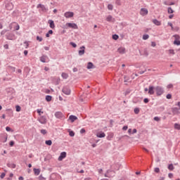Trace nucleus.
<instances>
[{"label": "nucleus", "instance_id": "1", "mask_svg": "<svg viewBox=\"0 0 180 180\" xmlns=\"http://www.w3.org/2000/svg\"><path fill=\"white\" fill-rule=\"evenodd\" d=\"M155 91L157 96H161V95L164 94V88L160 86H157L156 87H155Z\"/></svg>", "mask_w": 180, "mask_h": 180}, {"label": "nucleus", "instance_id": "2", "mask_svg": "<svg viewBox=\"0 0 180 180\" xmlns=\"http://www.w3.org/2000/svg\"><path fill=\"white\" fill-rule=\"evenodd\" d=\"M55 117H56V119H60V120H65V116L64 115V114H63V112L60 111L55 112Z\"/></svg>", "mask_w": 180, "mask_h": 180}, {"label": "nucleus", "instance_id": "3", "mask_svg": "<svg viewBox=\"0 0 180 180\" xmlns=\"http://www.w3.org/2000/svg\"><path fill=\"white\" fill-rule=\"evenodd\" d=\"M62 92L65 94V95H70L71 94V89L68 86H65L63 88Z\"/></svg>", "mask_w": 180, "mask_h": 180}, {"label": "nucleus", "instance_id": "4", "mask_svg": "<svg viewBox=\"0 0 180 180\" xmlns=\"http://www.w3.org/2000/svg\"><path fill=\"white\" fill-rule=\"evenodd\" d=\"M38 120L41 124H46L47 123V117L44 115L39 117Z\"/></svg>", "mask_w": 180, "mask_h": 180}, {"label": "nucleus", "instance_id": "5", "mask_svg": "<svg viewBox=\"0 0 180 180\" xmlns=\"http://www.w3.org/2000/svg\"><path fill=\"white\" fill-rule=\"evenodd\" d=\"M6 39H7V40H15V34L12 32L7 33L6 34Z\"/></svg>", "mask_w": 180, "mask_h": 180}, {"label": "nucleus", "instance_id": "6", "mask_svg": "<svg viewBox=\"0 0 180 180\" xmlns=\"http://www.w3.org/2000/svg\"><path fill=\"white\" fill-rule=\"evenodd\" d=\"M173 37H174V41L173 44H175L176 46H180L179 35H174Z\"/></svg>", "mask_w": 180, "mask_h": 180}, {"label": "nucleus", "instance_id": "7", "mask_svg": "<svg viewBox=\"0 0 180 180\" xmlns=\"http://www.w3.org/2000/svg\"><path fill=\"white\" fill-rule=\"evenodd\" d=\"M140 15H141V16H146L148 15V10L146 8H141Z\"/></svg>", "mask_w": 180, "mask_h": 180}, {"label": "nucleus", "instance_id": "8", "mask_svg": "<svg viewBox=\"0 0 180 180\" xmlns=\"http://www.w3.org/2000/svg\"><path fill=\"white\" fill-rule=\"evenodd\" d=\"M155 87H154V86H149L148 88V95H154V94L155 93Z\"/></svg>", "mask_w": 180, "mask_h": 180}, {"label": "nucleus", "instance_id": "9", "mask_svg": "<svg viewBox=\"0 0 180 180\" xmlns=\"http://www.w3.org/2000/svg\"><path fill=\"white\" fill-rule=\"evenodd\" d=\"M66 26L70 27L71 29H78V25H77L75 23L68 22Z\"/></svg>", "mask_w": 180, "mask_h": 180}, {"label": "nucleus", "instance_id": "10", "mask_svg": "<svg viewBox=\"0 0 180 180\" xmlns=\"http://www.w3.org/2000/svg\"><path fill=\"white\" fill-rule=\"evenodd\" d=\"M64 16H65V18H73L74 17V13H72L71 11L65 12L64 13Z\"/></svg>", "mask_w": 180, "mask_h": 180}, {"label": "nucleus", "instance_id": "11", "mask_svg": "<svg viewBox=\"0 0 180 180\" xmlns=\"http://www.w3.org/2000/svg\"><path fill=\"white\" fill-rule=\"evenodd\" d=\"M65 157H67V153L62 152L60 153V156L58 157V161H63V160H64V158H65Z\"/></svg>", "mask_w": 180, "mask_h": 180}, {"label": "nucleus", "instance_id": "12", "mask_svg": "<svg viewBox=\"0 0 180 180\" xmlns=\"http://www.w3.org/2000/svg\"><path fill=\"white\" fill-rule=\"evenodd\" d=\"M37 8H41L42 12H47V11H49V8H46L43 4H38Z\"/></svg>", "mask_w": 180, "mask_h": 180}, {"label": "nucleus", "instance_id": "13", "mask_svg": "<svg viewBox=\"0 0 180 180\" xmlns=\"http://www.w3.org/2000/svg\"><path fill=\"white\" fill-rule=\"evenodd\" d=\"M84 54H85V46H81L79 51V56H84Z\"/></svg>", "mask_w": 180, "mask_h": 180}, {"label": "nucleus", "instance_id": "14", "mask_svg": "<svg viewBox=\"0 0 180 180\" xmlns=\"http://www.w3.org/2000/svg\"><path fill=\"white\" fill-rule=\"evenodd\" d=\"M78 117L75 115H70L69 119L68 120H70L72 123H74L75 120H77Z\"/></svg>", "mask_w": 180, "mask_h": 180}, {"label": "nucleus", "instance_id": "15", "mask_svg": "<svg viewBox=\"0 0 180 180\" xmlns=\"http://www.w3.org/2000/svg\"><path fill=\"white\" fill-rule=\"evenodd\" d=\"M118 53L120 54H124L126 53V49L124 47H120L117 49Z\"/></svg>", "mask_w": 180, "mask_h": 180}, {"label": "nucleus", "instance_id": "16", "mask_svg": "<svg viewBox=\"0 0 180 180\" xmlns=\"http://www.w3.org/2000/svg\"><path fill=\"white\" fill-rule=\"evenodd\" d=\"M106 134H104V132L100 131L96 134V136L99 139H103V137H105Z\"/></svg>", "mask_w": 180, "mask_h": 180}, {"label": "nucleus", "instance_id": "17", "mask_svg": "<svg viewBox=\"0 0 180 180\" xmlns=\"http://www.w3.org/2000/svg\"><path fill=\"white\" fill-rule=\"evenodd\" d=\"M48 23H49L51 29H54V27H56V25H54V21L53 20H49L48 21Z\"/></svg>", "mask_w": 180, "mask_h": 180}, {"label": "nucleus", "instance_id": "18", "mask_svg": "<svg viewBox=\"0 0 180 180\" xmlns=\"http://www.w3.org/2000/svg\"><path fill=\"white\" fill-rule=\"evenodd\" d=\"M153 23L154 25H155L156 26H161V21H159L157 19H153L152 20Z\"/></svg>", "mask_w": 180, "mask_h": 180}, {"label": "nucleus", "instance_id": "19", "mask_svg": "<svg viewBox=\"0 0 180 180\" xmlns=\"http://www.w3.org/2000/svg\"><path fill=\"white\" fill-rule=\"evenodd\" d=\"M47 60H49V57H47V56H42L40 58V61H41V63H46Z\"/></svg>", "mask_w": 180, "mask_h": 180}, {"label": "nucleus", "instance_id": "20", "mask_svg": "<svg viewBox=\"0 0 180 180\" xmlns=\"http://www.w3.org/2000/svg\"><path fill=\"white\" fill-rule=\"evenodd\" d=\"M87 70H91V68H94V63H92V62H89L87 63V67H86Z\"/></svg>", "mask_w": 180, "mask_h": 180}, {"label": "nucleus", "instance_id": "21", "mask_svg": "<svg viewBox=\"0 0 180 180\" xmlns=\"http://www.w3.org/2000/svg\"><path fill=\"white\" fill-rule=\"evenodd\" d=\"M7 167L8 168H16V165L15 163H8Z\"/></svg>", "mask_w": 180, "mask_h": 180}, {"label": "nucleus", "instance_id": "22", "mask_svg": "<svg viewBox=\"0 0 180 180\" xmlns=\"http://www.w3.org/2000/svg\"><path fill=\"white\" fill-rule=\"evenodd\" d=\"M34 175H40V169H34Z\"/></svg>", "mask_w": 180, "mask_h": 180}, {"label": "nucleus", "instance_id": "23", "mask_svg": "<svg viewBox=\"0 0 180 180\" xmlns=\"http://www.w3.org/2000/svg\"><path fill=\"white\" fill-rule=\"evenodd\" d=\"M51 99H53V97L51 96H46V102H51Z\"/></svg>", "mask_w": 180, "mask_h": 180}, {"label": "nucleus", "instance_id": "24", "mask_svg": "<svg viewBox=\"0 0 180 180\" xmlns=\"http://www.w3.org/2000/svg\"><path fill=\"white\" fill-rule=\"evenodd\" d=\"M172 112L174 115H176L179 112V109H178V108H174L172 110Z\"/></svg>", "mask_w": 180, "mask_h": 180}, {"label": "nucleus", "instance_id": "25", "mask_svg": "<svg viewBox=\"0 0 180 180\" xmlns=\"http://www.w3.org/2000/svg\"><path fill=\"white\" fill-rule=\"evenodd\" d=\"M61 77L64 79H67V78H68V74L65 73V72H63L61 75Z\"/></svg>", "mask_w": 180, "mask_h": 180}, {"label": "nucleus", "instance_id": "26", "mask_svg": "<svg viewBox=\"0 0 180 180\" xmlns=\"http://www.w3.org/2000/svg\"><path fill=\"white\" fill-rule=\"evenodd\" d=\"M164 4L167 5V6H169L171 5H174V2L165 1Z\"/></svg>", "mask_w": 180, "mask_h": 180}, {"label": "nucleus", "instance_id": "27", "mask_svg": "<svg viewBox=\"0 0 180 180\" xmlns=\"http://www.w3.org/2000/svg\"><path fill=\"white\" fill-rule=\"evenodd\" d=\"M134 112L135 115H139V113H140V108H134Z\"/></svg>", "mask_w": 180, "mask_h": 180}, {"label": "nucleus", "instance_id": "28", "mask_svg": "<svg viewBox=\"0 0 180 180\" xmlns=\"http://www.w3.org/2000/svg\"><path fill=\"white\" fill-rule=\"evenodd\" d=\"M45 144H46V146H51V144H53V141H51V140L46 141Z\"/></svg>", "mask_w": 180, "mask_h": 180}, {"label": "nucleus", "instance_id": "29", "mask_svg": "<svg viewBox=\"0 0 180 180\" xmlns=\"http://www.w3.org/2000/svg\"><path fill=\"white\" fill-rule=\"evenodd\" d=\"M168 169H169V171H174V165L170 164L168 165Z\"/></svg>", "mask_w": 180, "mask_h": 180}, {"label": "nucleus", "instance_id": "30", "mask_svg": "<svg viewBox=\"0 0 180 180\" xmlns=\"http://www.w3.org/2000/svg\"><path fill=\"white\" fill-rule=\"evenodd\" d=\"M150 37V35L148 34H143V40H148V39Z\"/></svg>", "mask_w": 180, "mask_h": 180}, {"label": "nucleus", "instance_id": "31", "mask_svg": "<svg viewBox=\"0 0 180 180\" xmlns=\"http://www.w3.org/2000/svg\"><path fill=\"white\" fill-rule=\"evenodd\" d=\"M167 12H168V13H174V10H172V8L169 7L167 8Z\"/></svg>", "mask_w": 180, "mask_h": 180}, {"label": "nucleus", "instance_id": "32", "mask_svg": "<svg viewBox=\"0 0 180 180\" xmlns=\"http://www.w3.org/2000/svg\"><path fill=\"white\" fill-rule=\"evenodd\" d=\"M112 15H108L107 18H106V20L107 22H112Z\"/></svg>", "mask_w": 180, "mask_h": 180}, {"label": "nucleus", "instance_id": "33", "mask_svg": "<svg viewBox=\"0 0 180 180\" xmlns=\"http://www.w3.org/2000/svg\"><path fill=\"white\" fill-rule=\"evenodd\" d=\"M108 9L109 11H113V5H112V4H108Z\"/></svg>", "mask_w": 180, "mask_h": 180}, {"label": "nucleus", "instance_id": "34", "mask_svg": "<svg viewBox=\"0 0 180 180\" xmlns=\"http://www.w3.org/2000/svg\"><path fill=\"white\" fill-rule=\"evenodd\" d=\"M69 136H70V137H74L75 136V133L73 131H70L69 132Z\"/></svg>", "mask_w": 180, "mask_h": 180}, {"label": "nucleus", "instance_id": "35", "mask_svg": "<svg viewBox=\"0 0 180 180\" xmlns=\"http://www.w3.org/2000/svg\"><path fill=\"white\" fill-rule=\"evenodd\" d=\"M112 39L113 40H117V39H119V35L117 34L112 35Z\"/></svg>", "mask_w": 180, "mask_h": 180}, {"label": "nucleus", "instance_id": "36", "mask_svg": "<svg viewBox=\"0 0 180 180\" xmlns=\"http://www.w3.org/2000/svg\"><path fill=\"white\" fill-rule=\"evenodd\" d=\"M115 4L116 5H118L119 6H120V5H122V1L120 0H116Z\"/></svg>", "mask_w": 180, "mask_h": 180}, {"label": "nucleus", "instance_id": "37", "mask_svg": "<svg viewBox=\"0 0 180 180\" xmlns=\"http://www.w3.org/2000/svg\"><path fill=\"white\" fill-rule=\"evenodd\" d=\"M174 129H176L177 130H180V125L178 124H174Z\"/></svg>", "mask_w": 180, "mask_h": 180}, {"label": "nucleus", "instance_id": "38", "mask_svg": "<svg viewBox=\"0 0 180 180\" xmlns=\"http://www.w3.org/2000/svg\"><path fill=\"white\" fill-rule=\"evenodd\" d=\"M169 54H172V56H174V54H175V51H174V49L169 50Z\"/></svg>", "mask_w": 180, "mask_h": 180}, {"label": "nucleus", "instance_id": "39", "mask_svg": "<svg viewBox=\"0 0 180 180\" xmlns=\"http://www.w3.org/2000/svg\"><path fill=\"white\" fill-rule=\"evenodd\" d=\"M41 134H47V130L46 129H41Z\"/></svg>", "mask_w": 180, "mask_h": 180}, {"label": "nucleus", "instance_id": "40", "mask_svg": "<svg viewBox=\"0 0 180 180\" xmlns=\"http://www.w3.org/2000/svg\"><path fill=\"white\" fill-rule=\"evenodd\" d=\"M37 40L38 41H43V38L41 37L37 36Z\"/></svg>", "mask_w": 180, "mask_h": 180}, {"label": "nucleus", "instance_id": "41", "mask_svg": "<svg viewBox=\"0 0 180 180\" xmlns=\"http://www.w3.org/2000/svg\"><path fill=\"white\" fill-rule=\"evenodd\" d=\"M124 82H127L129 79V77L127 76H124Z\"/></svg>", "mask_w": 180, "mask_h": 180}, {"label": "nucleus", "instance_id": "42", "mask_svg": "<svg viewBox=\"0 0 180 180\" xmlns=\"http://www.w3.org/2000/svg\"><path fill=\"white\" fill-rule=\"evenodd\" d=\"M15 109H16V112H20L21 110V108L19 105H16Z\"/></svg>", "mask_w": 180, "mask_h": 180}, {"label": "nucleus", "instance_id": "43", "mask_svg": "<svg viewBox=\"0 0 180 180\" xmlns=\"http://www.w3.org/2000/svg\"><path fill=\"white\" fill-rule=\"evenodd\" d=\"M9 146L11 147H13V146H15V141H10Z\"/></svg>", "mask_w": 180, "mask_h": 180}, {"label": "nucleus", "instance_id": "44", "mask_svg": "<svg viewBox=\"0 0 180 180\" xmlns=\"http://www.w3.org/2000/svg\"><path fill=\"white\" fill-rule=\"evenodd\" d=\"M37 112L39 114V116H41V113H44L43 112H41V110L40 109H37Z\"/></svg>", "mask_w": 180, "mask_h": 180}, {"label": "nucleus", "instance_id": "45", "mask_svg": "<svg viewBox=\"0 0 180 180\" xmlns=\"http://www.w3.org/2000/svg\"><path fill=\"white\" fill-rule=\"evenodd\" d=\"M70 46H72L74 47V49H75L77 47V44H75L74 42H70Z\"/></svg>", "mask_w": 180, "mask_h": 180}, {"label": "nucleus", "instance_id": "46", "mask_svg": "<svg viewBox=\"0 0 180 180\" xmlns=\"http://www.w3.org/2000/svg\"><path fill=\"white\" fill-rule=\"evenodd\" d=\"M6 32H8V30H2V31L1 32V35H4V34H5L6 33Z\"/></svg>", "mask_w": 180, "mask_h": 180}, {"label": "nucleus", "instance_id": "47", "mask_svg": "<svg viewBox=\"0 0 180 180\" xmlns=\"http://www.w3.org/2000/svg\"><path fill=\"white\" fill-rule=\"evenodd\" d=\"M166 98H167V99H171V98H172V95H171L170 94H168L166 96Z\"/></svg>", "mask_w": 180, "mask_h": 180}, {"label": "nucleus", "instance_id": "48", "mask_svg": "<svg viewBox=\"0 0 180 180\" xmlns=\"http://www.w3.org/2000/svg\"><path fill=\"white\" fill-rule=\"evenodd\" d=\"M153 120H154L155 122H160V117H155L153 118Z\"/></svg>", "mask_w": 180, "mask_h": 180}, {"label": "nucleus", "instance_id": "49", "mask_svg": "<svg viewBox=\"0 0 180 180\" xmlns=\"http://www.w3.org/2000/svg\"><path fill=\"white\" fill-rule=\"evenodd\" d=\"M155 172H156L157 174H158V173L160 172V168L155 167Z\"/></svg>", "mask_w": 180, "mask_h": 180}, {"label": "nucleus", "instance_id": "50", "mask_svg": "<svg viewBox=\"0 0 180 180\" xmlns=\"http://www.w3.org/2000/svg\"><path fill=\"white\" fill-rule=\"evenodd\" d=\"M143 102L144 103H148V102H150V100H148V98H144Z\"/></svg>", "mask_w": 180, "mask_h": 180}, {"label": "nucleus", "instance_id": "51", "mask_svg": "<svg viewBox=\"0 0 180 180\" xmlns=\"http://www.w3.org/2000/svg\"><path fill=\"white\" fill-rule=\"evenodd\" d=\"M5 175L6 174L5 173H1L0 177L1 178V179H4L5 178Z\"/></svg>", "mask_w": 180, "mask_h": 180}, {"label": "nucleus", "instance_id": "52", "mask_svg": "<svg viewBox=\"0 0 180 180\" xmlns=\"http://www.w3.org/2000/svg\"><path fill=\"white\" fill-rule=\"evenodd\" d=\"M174 86L172 85V84H168L167 85V88L168 89H171V88H172Z\"/></svg>", "mask_w": 180, "mask_h": 180}, {"label": "nucleus", "instance_id": "53", "mask_svg": "<svg viewBox=\"0 0 180 180\" xmlns=\"http://www.w3.org/2000/svg\"><path fill=\"white\" fill-rule=\"evenodd\" d=\"M168 25L172 27V30H174V27L172 26V22H168Z\"/></svg>", "mask_w": 180, "mask_h": 180}, {"label": "nucleus", "instance_id": "54", "mask_svg": "<svg viewBox=\"0 0 180 180\" xmlns=\"http://www.w3.org/2000/svg\"><path fill=\"white\" fill-rule=\"evenodd\" d=\"M39 180H44V179H46L42 175H40L39 176Z\"/></svg>", "mask_w": 180, "mask_h": 180}, {"label": "nucleus", "instance_id": "55", "mask_svg": "<svg viewBox=\"0 0 180 180\" xmlns=\"http://www.w3.org/2000/svg\"><path fill=\"white\" fill-rule=\"evenodd\" d=\"M168 176H169V178H173L174 177V174H172V173H169V174H168Z\"/></svg>", "mask_w": 180, "mask_h": 180}, {"label": "nucleus", "instance_id": "56", "mask_svg": "<svg viewBox=\"0 0 180 180\" xmlns=\"http://www.w3.org/2000/svg\"><path fill=\"white\" fill-rule=\"evenodd\" d=\"M6 131H11V130H12V129H11V127H6Z\"/></svg>", "mask_w": 180, "mask_h": 180}, {"label": "nucleus", "instance_id": "57", "mask_svg": "<svg viewBox=\"0 0 180 180\" xmlns=\"http://www.w3.org/2000/svg\"><path fill=\"white\" fill-rule=\"evenodd\" d=\"M19 29H20V27L17 24V25L15 27V30H19Z\"/></svg>", "mask_w": 180, "mask_h": 180}, {"label": "nucleus", "instance_id": "58", "mask_svg": "<svg viewBox=\"0 0 180 180\" xmlns=\"http://www.w3.org/2000/svg\"><path fill=\"white\" fill-rule=\"evenodd\" d=\"M80 133H81V134H84V133H85V129H82L80 130Z\"/></svg>", "mask_w": 180, "mask_h": 180}, {"label": "nucleus", "instance_id": "59", "mask_svg": "<svg viewBox=\"0 0 180 180\" xmlns=\"http://www.w3.org/2000/svg\"><path fill=\"white\" fill-rule=\"evenodd\" d=\"M4 49H6V50H8V49H9V45L5 44V45L4 46Z\"/></svg>", "mask_w": 180, "mask_h": 180}, {"label": "nucleus", "instance_id": "60", "mask_svg": "<svg viewBox=\"0 0 180 180\" xmlns=\"http://www.w3.org/2000/svg\"><path fill=\"white\" fill-rule=\"evenodd\" d=\"M146 71H147V70H145L143 71H140V72H139V74H140L141 75L144 74V72H146Z\"/></svg>", "mask_w": 180, "mask_h": 180}, {"label": "nucleus", "instance_id": "61", "mask_svg": "<svg viewBox=\"0 0 180 180\" xmlns=\"http://www.w3.org/2000/svg\"><path fill=\"white\" fill-rule=\"evenodd\" d=\"M127 129H128V127H127V126H124V127H122V130H124V131L127 130Z\"/></svg>", "mask_w": 180, "mask_h": 180}, {"label": "nucleus", "instance_id": "62", "mask_svg": "<svg viewBox=\"0 0 180 180\" xmlns=\"http://www.w3.org/2000/svg\"><path fill=\"white\" fill-rule=\"evenodd\" d=\"M151 46H152V47H155V46H157V44H155V42H152L151 43Z\"/></svg>", "mask_w": 180, "mask_h": 180}, {"label": "nucleus", "instance_id": "63", "mask_svg": "<svg viewBox=\"0 0 180 180\" xmlns=\"http://www.w3.org/2000/svg\"><path fill=\"white\" fill-rule=\"evenodd\" d=\"M18 180H25V178H23V176H20L18 178Z\"/></svg>", "mask_w": 180, "mask_h": 180}, {"label": "nucleus", "instance_id": "64", "mask_svg": "<svg viewBox=\"0 0 180 180\" xmlns=\"http://www.w3.org/2000/svg\"><path fill=\"white\" fill-rule=\"evenodd\" d=\"M48 33L49 34H53V30H49V32H48Z\"/></svg>", "mask_w": 180, "mask_h": 180}]
</instances>
